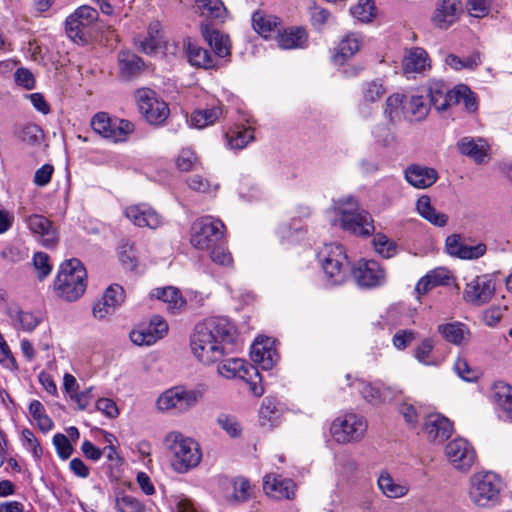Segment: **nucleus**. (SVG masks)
<instances>
[{
	"label": "nucleus",
	"mask_w": 512,
	"mask_h": 512,
	"mask_svg": "<svg viewBox=\"0 0 512 512\" xmlns=\"http://www.w3.org/2000/svg\"><path fill=\"white\" fill-rule=\"evenodd\" d=\"M234 326L224 317H211L195 326L191 349L197 359L210 365L224 356L225 344L234 340Z\"/></svg>",
	"instance_id": "f257e3e1"
},
{
	"label": "nucleus",
	"mask_w": 512,
	"mask_h": 512,
	"mask_svg": "<svg viewBox=\"0 0 512 512\" xmlns=\"http://www.w3.org/2000/svg\"><path fill=\"white\" fill-rule=\"evenodd\" d=\"M197 13L204 18L200 23V31L213 49L215 55L224 58L230 55V39L206 21L223 23L227 16V9L221 0H194Z\"/></svg>",
	"instance_id": "f03ea898"
},
{
	"label": "nucleus",
	"mask_w": 512,
	"mask_h": 512,
	"mask_svg": "<svg viewBox=\"0 0 512 512\" xmlns=\"http://www.w3.org/2000/svg\"><path fill=\"white\" fill-rule=\"evenodd\" d=\"M164 444L171 456V465L178 473H186L195 468L201 461L202 453L199 444L180 432H170Z\"/></svg>",
	"instance_id": "7ed1b4c3"
},
{
	"label": "nucleus",
	"mask_w": 512,
	"mask_h": 512,
	"mask_svg": "<svg viewBox=\"0 0 512 512\" xmlns=\"http://www.w3.org/2000/svg\"><path fill=\"white\" fill-rule=\"evenodd\" d=\"M87 272L82 263L75 258L61 264L54 281V290L58 297L73 302L79 299L86 290Z\"/></svg>",
	"instance_id": "20e7f679"
},
{
	"label": "nucleus",
	"mask_w": 512,
	"mask_h": 512,
	"mask_svg": "<svg viewBox=\"0 0 512 512\" xmlns=\"http://www.w3.org/2000/svg\"><path fill=\"white\" fill-rule=\"evenodd\" d=\"M334 208L340 215V225L345 230L358 236H369L374 231L370 214L358 209V203L352 196L334 201Z\"/></svg>",
	"instance_id": "39448f33"
},
{
	"label": "nucleus",
	"mask_w": 512,
	"mask_h": 512,
	"mask_svg": "<svg viewBox=\"0 0 512 512\" xmlns=\"http://www.w3.org/2000/svg\"><path fill=\"white\" fill-rule=\"evenodd\" d=\"M469 497L479 507L498 501L502 489L501 479L493 472H477L470 477Z\"/></svg>",
	"instance_id": "423d86ee"
},
{
	"label": "nucleus",
	"mask_w": 512,
	"mask_h": 512,
	"mask_svg": "<svg viewBox=\"0 0 512 512\" xmlns=\"http://www.w3.org/2000/svg\"><path fill=\"white\" fill-rule=\"evenodd\" d=\"M317 258L330 284L337 285L344 282L348 270V259L342 245L325 244L318 252Z\"/></svg>",
	"instance_id": "0eeeda50"
},
{
	"label": "nucleus",
	"mask_w": 512,
	"mask_h": 512,
	"mask_svg": "<svg viewBox=\"0 0 512 512\" xmlns=\"http://www.w3.org/2000/svg\"><path fill=\"white\" fill-rule=\"evenodd\" d=\"M224 230L221 220L212 216L201 217L191 227L190 242L198 250H210L221 241Z\"/></svg>",
	"instance_id": "6e6552de"
},
{
	"label": "nucleus",
	"mask_w": 512,
	"mask_h": 512,
	"mask_svg": "<svg viewBox=\"0 0 512 512\" xmlns=\"http://www.w3.org/2000/svg\"><path fill=\"white\" fill-rule=\"evenodd\" d=\"M201 393L175 386L162 392L156 400V408L160 412L183 413L197 405Z\"/></svg>",
	"instance_id": "1a4fd4ad"
},
{
	"label": "nucleus",
	"mask_w": 512,
	"mask_h": 512,
	"mask_svg": "<svg viewBox=\"0 0 512 512\" xmlns=\"http://www.w3.org/2000/svg\"><path fill=\"white\" fill-rule=\"evenodd\" d=\"M93 131L101 137L114 142H124L134 132V124L126 119L111 118L105 112H99L91 119Z\"/></svg>",
	"instance_id": "9d476101"
},
{
	"label": "nucleus",
	"mask_w": 512,
	"mask_h": 512,
	"mask_svg": "<svg viewBox=\"0 0 512 512\" xmlns=\"http://www.w3.org/2000/svg\"><path fill=\"white\" fill-rule=\"evenodd\" d=\"M135 100L139 112L151 125L163 124L170 114L168 104L150 88H140L135 91Z\"/></svg>",
	"instance_id": "9b49d317"
},
{
	"label": "nucleus",
	"mask_w": 512,
	"mask_h": 512,
	"mask_svg": "<svg viewBox=\"0 0 512 512\" xmlns=\"http://www.w3.org/2000/svg\"><path fill=\"white\" fill-rule=\"evenodd\" d=\"M367 431V421L361 415L347 413L337 417L331 424L330 433L340 444L361 440Z\"/></svg>",
	"instance_id": "f8f14e48"
},
{
	"label": "nucleus",
	"mask_w": 512,
	"mask_h": 512,
	"mask_svg": "<svg viewBox=\"0 0 512 512\" xmlns=\"http://www.w3.org/2000/svg\"><path fill=\"white\" fill-rule=\"evenodd\" d=\"M98 11L90 6H81L66 19V32L76 43L86 42L90 26L97 20Z\"/></svg>",
	"instance_id": "ddd939ff"
},
{
	"label": "nucleus",
	"mask_w": 512,
	"mask_h": 512,
	"mask_svg": "<svg viewBox=\"0 0 512 512\" xmlns=\"http://www.w3.org/2000/svg\"><path fill=\"white\" fill-rule=\"evenodd\" d=\"M445 455L450 464L458 471H469L476 461L473 446L463 438H457L445 446Z\"/></svg>",
	"instance_id": "4468645a"
},
{
	"label": "nucleus",
	"mask_w": 512,
	"mask_h": 512,
	"mask_svg": "<svg viewBox=\"0 0 512 512\" xmlns=\"http://www.w3.org/2000/svg\"><path fill=\"white\" fill-rule=\"evenodd\" d=\"M356 283L365 288H375L385 284V269L375 260L361 259L352 269Z\"/></svg>",
	"instance_id": "2eb2a0df"
},
{
	"label": "nucleus",
	"mask_w": 512,
	"mask_h": 512,
	"mask_svg": "<svg viewBox=\"0 0 512 512\" xmlns=\"http://www.w3.org/2000/svg\"><path fill=\"white\" fill-rule=\"evenodd\" d=\"M495 294V282L491 275L483 274L474 277L466 284L463 298L466 302L481 306L490 301Z\"/></svg>",
	"instance_id": "dca6fc26"
},
{
	"label": "nucleus",
	"mask_w": 512,
	"mask_h": 512,
	"mask_svg": "<svg viewBox=\"0 0 512 512\" xmlns=\"http://www.w3.org/2000/svg\"><path fill=\"white\" fill-rule=\"evenodd\" d=\"M168 333V324L160 315H154L148 325L130 333L131 341L138 346H150Z\"/></svg>",
	"instance_id": "f3484780"
},
{
	"label": "nucleus",
	"mask_w": 512,
	"mask_h": 512,
	"mask_svg": "<svg viewBox=\"0 0 512 512\" xmlns=\"http://www.w3.org/2000/svg\"><path fill=\"white\" fill-rule=\"evenodd\" d=\"M25 223L30 232L38 238L43 246L52 248L57 244V231L52 222L46 217L33 214L25 218Z\"/></svg>",
	"instance_id": "a211bd4d"
},
{
	"label": "nucleus",
	"mask_w": 512,
	"mask_h": 512,
	"mask_svg": "<svg viewBox=\"0 0 512 512\" xmlns=\"http://www.w3.org/2000/svg\"><path fill=\"white\" fill-rule=\"evenodd\" d=\"M124 289L117 285H110L103 296L93 305V315L99 320L105 319L108 315L115 312L124 302Z\"/></svg>",
	"instance_id": "6ab92c4d"
},
{
	"label": "nucleus",
	"mask_w": 512,
	"mask_h": 512,
	"mask_svg": "<svg viewBox=\"0 0 512 512\" xmlns=\"http://www.w3.org/2000/svg\"><path fill=\"white\" fill-rule=\"evenodd\" d=\"M125 216L134 225L139 227H148L150 229H156L162 223L160 215L147 204H137L128 206L125 209Z\"/></svg>",
	"instance_id": "aec40b11"
},
{
	"label": "nucleus",
	"mask_w": 512,
	"mask_h": 512,
	"mask_svg": "<svg viewBox=\"0 0 512 512\" xmlns=\"http://www.w3.org/2000/svg\"><path fill=\"white\" fill-rule=\"evenodd\" d=\"M264 491L267 495L276 499H293L296 484L293 480L282 478L280 475L268 474L264 478Z\"/></svg>",
	"instance_id": "412c9836"
},
{
	"label": "nucleus",
	"mask_w": 512,
	"mask_h": 512,
	"mask_svg": "<svg viewBox=\"0 0 512 512\" xmlns=\"http://www.w3.org/2000/svg\"><path fill=\"white\" fill-rule=\"evenodd\" d=\"M404 177L411 186L417 189H425L437 181L438 173L434 168L411 164L404 170Z\"/></svg>",
	"instance_id": "4be33fe9"
},
{
	"label": "nucleus",
	"mask_w": 512,
	"mask_h": 512,
	"mask_svg": "<svg viewBox=\"0 0 512 512\" xmlns=\"http://www.w3.org/2000/svg\"><path fill=\"white\" fill-rule=\"evenodd\" d=\"M446 249L452 256L471 260L483 256L486 251V246L482 243L469 245L464 243L458 235H451L446 239Z\"/></svg>",
	"instance_id": "5701e85b"
},
{
	"label": "nucleus",
	"mask_w": 512,
	"mask_h": 512,
	"mask_svg": "<svg viewBox=\"0 0 512 512\" xmlns=\"http://www.w3.org/2000/svg\"><path fill=\"white\" fill-rule=\"evenodd\" d=\"M452 423L440 414L429 415L424 422V432L432 442H442L452 434Z\"/></svg>",
	"instance_id": "b1692460"
},
{
	"label": "nucleus",
	"mask_w": 512,
	"mask_h": 512,
	"mask_svg": "<svg viewBox=\"0 0 512 512\" xmlns=\"http://www.w3.org/2000/svg\"><path fill=\"white\" fill-rule=\"evenodd\" d=\"M5 313L9 316L13 328L17 331L32 332L41 322L38 316L23 311L17 304L6 305Z\"/></svg>",
	"instance_id": "393cba45"
},
{
	"label": "nucleus",
	"mask_w": 512,
	"mask_h": 512,
	"mask_svg": "<svg viewBox=\"0 0 512 512\" xmlns=\"http://www.w3.org/2000/svg\"><path fill=\"white\" fill-rule=\"evenodd\" d=\"M460 10L461 3L457 0H439L432 21L437 27L447 29L456 21Z\"/></svg>",
	"instance_id": "a878e982"
},
{
	"label": "nucleus",
	"mask_w": 512,
	"mask_h": 512,
	"mask_svg": "<svg viewBox=\"0 0 512 512\" xmlns=\"http://www.w3.org/2000/svg\"><path fill=\"white\" fill-rule=\"evenodd\" d=\"M451 279L449 270L444 267H437L428 271L422 278L419 279L415 286V293L425 295L432 289L438 286L448 285Z\"/></svg>",
	"instance_id": "bb28decb"
},
{
	"label": "nucleus",
	"mask_w": 512,
	"mask_h": 512,
	"mask_svg": "<svg viewBox=\"0 0 512 512\" xmlns=\"http://www.w3.org/2000/svg\"><path fill=\"white\" fill-rule=\"evenodd\" d=\"M275 40L281 49H302L307 44L308 35L305 29L292 27L283 31L279 29L276 32Z\"/></svg>",
	"instance_id": "cd10ccee"
},
{
	"label": "nucleus",
	"mask_w": 512,
	"mask_h": 512,
	"mask_svg": "<svg viewBox=\"0 0 512 512\" xmlns=\"http://www.w3.org/2000/svg\"><path fill=\"white\" fill-rule=\"evenodd\" d=\"M186 55L192 66L203 69H214L218 65L216 57L212 56L207 49L199 46L196 42L188 39L185 42Z\"/></svg>",
	"instance_id": "c85d7f7f"
},
{
	"label": "nucleus",
	"mask_w": 512,
	"mask_h": 512,
	"mask_svg": "<svg viewBox=\"0 0 512 512\" xmlns=\"http://www.w3.org/2000/svg\"><path fill=\"white\" fill-rule=\"evenodd\" d=\"M429 102L437 111H444L457 103L455 88L450 90L444 83L435 82L429 87Z\"/></svg>",
	"instance_id": "c756f323"
},
{
	"label": "nucleus",
	"mask_w": 512,
	"mask_h": 512,
	"mask_svg": "<svg viewBox=\"0 0 512 512\" xmlns=\"http://www.w3.org/2000/svg\"><path fill=\"white\" fill-rule=\"evenodd\" d=\"M223 114V108L219 101H213L211 105L194 110L190 117L191 126L203 129L213 125Z\"/></svg>",
	"instance_id": "7c9ffc66"
},
{
	"label": "nucleus",
	"mask_w": 512,
	"mask_h": 512,
	"mask_svg": "<svg viewBox=\"0 0 512 512\" xmlns=\"http://www.w3.org/2000/svg\"><path fill=\"white\" fill-rule=\"evenodd\" d=\"M377 485L383 495L391 499L402 498L410 490L409 485L405 481H396L387 471L380 473Z\"/></svg>",
	"instance_id": "2f4dec72"
},
{
	"label": "nucleus",
	"mask_w": 512,
	"mask_h": 512,
	"mask_svg": "<svg viewBox=\"0 0 512 512\" xmlns=\"http://www.w3.org/2000/svg\"><path fill=\"white\" fill-rule=\"evenodd\" d=\"M402 64L406 75L421 73L430 67L427 52L419 47L407 51Z\"/></svg>",
	"instance_id": "473e14b6"
},
{
	"label": "nucleus",
	"mask_w": 512,
	"mask_h": 512,
	"mask_svg": "<svg viewBox=\"0 0 512 512\" xmlns=\"http://www.w3.org/2000/svg\"><path fill=\"white\" fill-rule=\"evenodd\" d=\"M118 64L120 77L129 81L138 76L143 67V61L140 57L130 51H121L118 54Z\"/></svg>",
	"instance_id": "72a5a7b5"
},
{
	"label": "nucleus",
	"mask_w": 512,
	"mask_h": 512,
	"mask_svg": "<svg viewBox=\"0 0 512 512\" xmlns=\"http://www.w3.org/2000/svg\"><path fill=\"white\" fill-rule=\"evenodd\" d=\"M458 149L461 154L472 158L477 163H482L488 155L489 146L481 138L464 137L459 141Z\"/></svg>",
	"instance_id": "f704fd0d"
},
{
	"label": "nucleus",
	"mask_w": 512,
	"mask_h": 512,
	"mask_svg": "<svg viewBox=\"0 0 512 512\" xmlns=\"http://www.w3.org/2000/svg\"><path fill=\"white\" fill-rule=\"evenodd\" d=\"M151 295L167 304V309L172 313H179L186 305L180 291L172 286L155 288Z\"/></svg>",
	"instance_id": "c9c22d12"
},
{
	"label": "nucleus",
	"mask_w": 512,
	"mask_h": 512,
	"mask_svg": "<svg viewBox=\"0 0 512 512\" xmlns=\"http://www.w3.org/2000/svg\"><path fill=\"white\" fill-rule=\"evenodd\" d=\"M269 340L266 342L259 341L258 339L251 346L250 357L253 362L259 364L262 369H271L276 361V351L270 348Z\"/></svg>",
	"instance_id": "e433bc0d"
},
{
	"label": "nucleus",
	"mask_w": 512,
	"mask_h": 512,
	"mask_svg": "<svg viewBox=\"0 0 512 512\" xmlns=\"http://www.w3.org/2000/svg\"><path fill=\"white\" fill-rule=\"evenodd\" d=\"M279 25V18L266 14L263 11H256L252 15L253 29L264 38H269L276 34L279 30Z\"/></svg>",
	"instance_id": "4c0bfd02"
},
{
	"label": "nucleus",
	"mask_w": 512,
	"mask_h": 512,
	"mask_svg": "<svg viewBox=\"0 0 512 512\" xmlns=\"http://www.w3.org/2000/svg\"><path fill=\"white\" fill-rule=\"evenodd\" d=\"M494 399L500 408L499 417L507 422H512V387L500 383L495 386Z\"/></svg>",
	"instance_id": "58836bf2"
},
{
	"label": "nucleus",
	"mask_w": 512,
	"mask_h": 512,
	"mask_svg": "<svg viewBox=\"0 0 512 512\" xmlns=\"http://www.w3.org/2000/svg\"><path fill=\"white\" fill-rule=\"evenodd\" d=\"M136 43L139 49L146 54H152L156 52V50L159 49L163 43L160 33V23H150L147 30V35L144 37H139L136 40Z\"/></svg>",
	"instance_id": "ea45409f"
},
{
	"label": "nucleus",
	"mask_w": 512,
	"mask_h": 512,
	"mask_svg": "<svg viewBox=\"0 0 512 512\" xmlns=\"http://www.w3.org/2000/svg\"><path fill=\"white\" fill-rule=\"evenodd\" d=\"M438 332L446 341L454 345H461L469 335L467 327L460 322L439 325Z\"/></svg>",
	"instance_id": "a19ab883"
},
{
	"label": "nucleus",
	"mask_w": 512,
	"mask_h": 512,
	"mask_svg": "<svg viewBox=\"0 0 512 512\" xmlns=\"http://www.w3.org/2000/svg\"><path fill=\"white\" fill-rule=\"evenodd\" d=\"M361 46V39L358 35L351 33L346 35L339 43L334 61L342 64L345 60L355 55Z\"/></svg>",
	"instance_id": "79ce46f5"
},
{
	"label": "nucleus",
	"mask_w": 512,
	"mask_h": 512,
	"mask_svg": "<svg viewBox=\"0 0 512 512\" xmlns=\"http://www.w3.org/2000/svg\"><path fill=\"white\" fill-rule=\"evenodd\" d=\"M247 364L240 358H229L221 361L217 366L218 373L225 378H242L246 377Z\"/></svg>",
	"instance_id": "37998d69"
},
{
	"label": "nucleus",
	"mask_w": 512,
	"mask_h": 512,
	"mask_svg": "<svg viewBox=\"0 0 512 512\" xmlns=\"http://www.w3.org/2000/svg\"><path fill=\"white\" fill-rule=\"evenodd\" d=\"M226 139L232 149H243L254 140V134L250 127L236 126L226 133Z\"/></svg>",
	"instance_id": "c03bdc74"
},
{
	"label": "nucleus",
	"mask_w": 512,
	"mask_h": 512,
	"mask_svg": "<svg viewBox=\"0 0 512 512\" xmlns=\"http://www.w3.org/2000/svg\"><path fill=\"white\" fill-rule=\"evenodd\" d=\"M434 341L425 338L414 350L415 359L426 366H439L441 361L433 355Z\"/></svg>",
	"instance_id": "a18cd8bd"
},
{
	"label": "nucleus",
	"mask_w": 512,
	"mask_h": 512,
	"mask_svg": "<svg viewBox=\"0 0 512 512\" xmlns=\"http://www.w3.org/2000/svg\"><path fill=\"white\" fill-rule=\"evenodd\" d=\"M357 389L362 394L363 398L370 403H380L386 399L388 389H382L378 384H371L363 380L356 382Z\"/></svg>",
	"instance_id": "49530a36"
},
{
	"label": "nucleus",
	"mask_w": 512,
	"mask_h": 512,
	"mask_svg": "<svg viewBox=\"0 0 512 512\" xmlns=\"http://www.w3.org/2000/svg\"><path fill=\"white\" fill-rule=\"evenodd\" d=\"M386 90L379 80H371L362 85V103H375L380 101Z\"/></svg>",
	"instance_id": "de8ad7c7"
},
{
	"label": "nucleus",
	"mask_w": 512,
	"mask_h": 512,
	"mask_svg": "<svg viewBox=\"0 0 512 512\" xmlns=\"http://www.w3.org/2000/svg\"><path fill=\"white\" fill-rule=\"evenodd\" d=\"M351 14L357 20L368 23L376 15V8L373 0H358V3L351 9Z\"/></svg>",
	"instance_id": "09e8293b"
},
{
	"label": "nucleus",
	"mask_w": 512,
	"mask_h": 512,
	"mask_svg": "<svg viewBox=\"0 0 512 512\" xmlns=\"http://www.w3.org/2000/svg\"><path fill=\"white\" fill-rule=\"evenodd\" d=\"M445 63L455 70L474 69L481 63L480 55L475 53L465 58H460L454 54H449L445 58Z\"/></svg>",
	"instance_id": "8fccbe9b"
},
{
	"label": "nucleus",
	"mask_w": 512,
	"mask_h": 512,
	"mask_svg": "<svg viewBox=\"0 0 512 512\" xmlns=\"http://www.w3.org/2000/svg\"><path fill=\"white\" fill-rule=\"evenodd\" d=\"M376 253L383 258H391L396 254L397 246L384 234H376L373 238Z\"/></svg>",
	"instance_id": "3c124183"
},
{
	"label": "nucleus",
	"mask_w": 512,
	"mask_h": 512,
	"mask_svg": "<svg viewBox=\"0 0 512 512\" xmlns=\"http://www.w3.org/2000/svg\"><path fill=\"white\" fill-rule=\"evenodd\" d=\"M246 372V377H242L241 379L249 385V389L253 395L261 396L264 393V388L261 384L262 376L258 368L253 365H248Z\"/></svg>",
	"instance_id": "603ef678"
},
{
	"label": "nucleus",
	"mask_w": 512,
	"mask_h": 512,
	"mask_svg": "<svg viewBox=\"0 0 512 512\" xmlns=\"http://www.w3.org/2000/svg\"><path fill=\"white\" fill-rule=\"evenodd\" d=\"M455 94L457 96V103L463 104L465 109L472 113L477 110V101L475 94L465 85H459L455 87Z\"/></svg>",
	"instance_id": "864d4df0"
},
{
	"label": "nucleus",
	"mask_w": 512,
	"mask_h": 512,
	"mask_svg": "<svg viewBox=\"0 0 512 512\" xmlns=\"http://www.w3.org/2000/svg\"><path fill=\"white\" fill-rule=\"evenodd\" d=\"M430 102L422 95H413L409 101V110L416 120H423L429 113Z\"/></svg>",
	"instance_id": "5fc2aeb1"
},
{
	"label": "nucleus",
	"mask_w": 512,
	"mask_h": 512,
	"mask_svg": "<svg viewBox=\"0 0 512 512\" xmlns=\"http://www.w3.org/2000/svg\"><path fill=\"white\" fill-rule=\"evenodd\" d=\"M454 370L461 379L467 382L476 381L480 375L479 370L471 367L467 360L462 357H458L455 361Z\"/></svg>",
	"instance_id": "6e6d98bb"
},
{
	"label": "nucleus",
	"mask_w": 512,
	"mask_h": 512,
	"mask_svg": "<svg viewBox=\"0 0 512 512\" xmlns=\"http://www.w3.org/2000/svg\"><path fill=\"white\" fill-rule=\"evenodd\" d=\"M217 423L230 437L241 435L242 427L234 416L222 413L218 416Z\"/></svg>",
	"instance_id": "4d7b16f0"
},
{
	"label": "nucleus",
	"mask_w": 512,
	"mask_h": 512,
	"mask_svg": "<svg viewBox=\"0 0 512 512\" xmlns=\"http://www.w3.org/2000/svg\"><path fill=\"white\" fill-rule=\"evenodd\" d=\"M17 136L21 141L29 145H35L41 139L42 130L36 124H27L19 129Z\"/></svg>",
	"instance_id": "13d9d810"
},
{
	"label": "nucleus",
	"mask_w": 512,
	"mask_h": 512,
	"mask_svg": "<svg viewBox=\"0 0 512 512\" xmlns=\"http://www.w3.org/2000/svg\"><path fill=\"white\" fill-rule=\"evenodd\" d=\"M251 492V485L249 481L243 477H238L233 481L232 497L237 502L246 501Z\"/></svg>",
	"instance_id": "bf43d9fd"
},
{
	"label": "nucleus",
	"mask_w": 512,
	"mask_h": 512,
	"mask_svg": "<svg viewBox=\"0 0 512 512\" xmlns=\"http://www.w3.org/2000/svg\"><path fill=\"white\" fill-rule=\"evenodd\" d=\"M21 437L23 441V446L27 450L31 451L35 459H40L43 451L33 432L30 431L29 429H23Z\"/></svg>",
	"instance_id": "052dcab7"
},
{
	"label": "nucleus",
	"mask_w": 512,
	"mask_h": 512,
	"mask_svg": "<svg viewBox=\"0 0 512 512\" xmlns=\"http://www.w3.org/2000/svg\"><path fill=\"white\" fill-rule=\"evenodd\" d=\"M176 163L181 171H190L197 166L198 160L194 151L190 148H185L180 152Z\"/></svg>",
	"instance_id": "680f3d73"
},
{
	"label": "nucleus",
	"mask_w": 512,
	"mask_h": 512,
	"mask_svg": "<svg viewBox=\"0 0 512 512\" xmlns=\"http://www.w3.org/2000/svg\"><path fill=\"white\" fill-rule=\"evenodd\" d=\"M116 506L120 512H142L141 502L131 495H123L116 500Z\"/></svg>",
	"instance_id": "e2e57ef3"
},
{
	"label": "nucleus",
	"mask_w": 512,
	"mask_h": 512,
	"mask_svg": "<svg viewBox=\"0 0 512 512\" xmlns=\"http://www.w3.org/2000/svg\"><path fill=\"white\" fill-rule=\"evenodd\" d=\"M53 444L60 458L65 460L71 456L73 452V447L66 435L61 433L55 434L53 437Z\"/></svg>",
	"instance_id": "0e129e2a"
},
{
	"label": "nucleus",
	"mask_w": 512,
	"mask_h": 512,
	"mask_svg": "<svg viewBox=\"0 0 512 512\" xmlns=\"http://www.w3.org/2000/svg\"><path fill=\"white\" fill-rule=\"evenodd\" d=\"M211 260L222 266H231L233 264V258L228 249L223 245H216L211 249Z\"/></svg>",
	"instance_id": "69168bd1"
},
{
	"label": "nucleus",
	"mask_w": 512,
	"mask_h": 512,
	"mask_svg": "<svg viewBox=\"0 0 512 512\" xmlns=\"http://www.w3.org/2000/svg\"><path fill=\"white\" fill-rule=\"evenodd\" d=\"M187 184L190 189L200 193H212L217 189V185L211 183L201 175H193L187 179Z\"/></svg>",
	"instance_id": "338daca9"
},
{
	"label": "nucleus",
	"mask_w": 512,
	"mask_h": 512,
	"mask_svg": "<svg viewBox=\"0 0 512 512\" xmlns=\"http://www.w3.org/2000/svg\"><path fill=\"white\" fill-rule=\"evenodd\" d=\"M415 338L416 333L413 330H398L392 338V343L398 350H404L415 340Z\"/></svg>",
	"instance_id": "774afa93"
}]
</instances>
